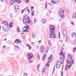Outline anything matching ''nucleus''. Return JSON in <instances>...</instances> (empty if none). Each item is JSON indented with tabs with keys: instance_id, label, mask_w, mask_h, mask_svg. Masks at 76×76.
<instances>
[{
	"instance_id": "1",
	"label": "nucleus",
	"mask_w": 76,
	"mask_h": 76,
	"mask_svg": "<svg viewBox=\"0 0 76 76\" xmlns=\"http://www.w3.org/2000/svg\"><path fill=\"white\" fill-rule=\"evenodd\" d=\"M49 28L50 33V34L49 35L50 37L52 38H56V34L54 33V31L55 30V27L52 25H50Z\"/></svg>"
},
{
	"instance_id": "2",
	"label": "nucleus",
	"mask_w": 76,
	"mask_h": 76,
	"mask_svg": "<svg viewBox=\"0 0 76 76\" xmlns=\"http://www.w3.org/2000/svg\"><path fill=\"white\" fill-rule=\"evenodd\" d=\"M29 19V17L28 16H25L24 17L23 20V22L24 24L25 23H28L29 24L31 22V20Z\"/></svg>"
},
{
	"instance_id": "3",
	"label": "nucleus",
	"mask_w": 76,
	"mask_h": 76,
	"mask_svg": "<svg viewBox=\"0 0 76 76\" xmlns=\"http://www.w3.org/2000/svg\"><path fill=\"white\" fill-rule=\"evenodd\" d=\"M64 11H63L62 9H61L58 12V15L59 17H60V18L62 19H64Z\"/></svg>"
},
{
	"instance_id": "4",
	"label": "nucleus",
	"mask_w": 76,
	"mask_h": 76,
	"mask_svg": "<svg viewBox=\"0 0 76 76\" xmlns=\"http://www.w3.org/2000/svg\"><path fill=\"white\" fill-rule=\"evenodd\" d=\"M9 27V24H5L2 27V30H4L5 31H8L9 28H7ZM6 28H7L6 29Z\"/></svg>"
},
{
	"instance_id": "5",
	"label": "nucleus",
	"mask_w": 76,
	"mask_h": 76,
	"mask_svg": "<svg viewBox=\"0 0 76 76\" xmlns=\"http://www.w3.org/2000/svg\"><path fill=\"white\" fill-rule=\"evenodd\" d=\"M27 58L29 60H31L33 57V54L32 53H28L27 54Z\"/></svg>"
},
{
	"instance_id": "6",
	"label": "nucleus",
	"mask_w": 76,
	"mask_h": 76,
	"mask_svg": "<svg viewBox=\"0 0 76 76\" xmlns=\"http://www.w3.org/2000/svg\"><path fill=\"white\" fill-rule=\"evenodd\" d=\"M48 59L49 62H52L53 61V55H50V56L48 58Z\"/></svg>"
},
{
	"instance_id": "7",
	"label": "nucleus",
	"mask_w": 76,
	"mask_h": 76,
	"mask_svg": "<svg viewBox=\"0 0 76 76\" xmlns=\"http://www.w3.org/2000/svg\"><path fill=\"white\" fill-rule=\"evenodd\" d=\"M14 42L15 43H16V44H19L20 43V44L22 43V42L19 40V39H16L15 40Z\"/></svg>"
},
{
	"instance_id": "8",
	"label": "nucleus",
	"mask_w": 76,
	"mask_h": 76,
	"mask_svg": "<svg viewBox=\"0 0 76 76\" xmlns=\"http://www.w3.org/2000/svg\"><path fill=\"white\" fill-rule=\"evenodd\" d=\"M72 66V64H70V65L69 66V65L67 64L66 65L65 67V70H68V69H69ZM68 68V69H67Z\"/></svg>"
},
{
	"instance_id": "9",
	"label": "nucleus",
	"mask_w": 76,
	"mask_h": 76,
	"mask_svg": "<svg viewBox=\"0 0 76 76\" xmlns=\"http://www.w3.org/2000/svg\"><path fill=\"white\" fill-rule=\"evenodd\" d=\"M18 5H17V4H15L14 5V7H15V13H16V12H17V11H18V10H19V8H16V6H18Z\"/></svg>"
},
{
	"instance_id": "10",
	"label": "nucleus",
	"mask_w": 76,
	"mask_h": 76,
	"mask_svg": "<svg viewBox=\"0 0 76 76\" xmlns=\"http://www.w3.org/2000/svg\"><path fill=\"white\" fill-rule=\"evenodd\" d=\"M45 48V47L44 46H41L40 48V51L42 53L44 51V49Z\"/></svg>"
},
{
	"instance_id": "11",
	"label": "nucleus",
	"mask_w": 76,
	"mask_h": 76,
	"mask_svg": "<svg viewBox=\"0 0 76 76\" xmlns=\"http://www.w3.org/2000/svg\"><path fill=\"white\" fill-rule=\"evenodd\" d=\"M72 38H76V33H73L71 34Z\"/></svg>"
},
{
	"instance_id": "12",
	"label": "nucleus",
	"mask_w": 76,
	"mask_h": 76,
	"mask_svg": "<svg viewBox=\"0 0 76 76\" xmlns=\"http://www.w3.org/2000/svg\"><path fill=\"white\" fill-rule=\"evenodd\" d=\"M63 34L64 36H65L67 35V32H66V31L65 30H63Z\"/></svg>"
},
{
	"instance_id": "13",
	"label": "nucleus",
	"mask_w": 76,
	"mask_h": 76,
	"mask_svg": "<svg viewBox=\"0 0 76 76\" xmlns=\"http://www.w3.org/2000/svg\"><path fill=\"white\" fill-rule=\"evenodd\" d=\"M60 60L61 62V64H63V63L64 62V59H63V57H61L60 58Z\"/></svg>"
},
{
	"instance_id": "14",
	"label": "nucleus",
	"mask_w": 76,
	"mask_h": 76,
	"mask_svg": "<svg viewBox=\"0 0 76 76\" xmlns=\"http://www.w3.org/2000/svg\"><path fill=\"white\" fill-rule=\"evenodd\" d=\"M15 0H12L10 1V4L12 5L15 3Z\"/></svg>"
},
{
	"instance_id": "15",
	"label": "nucleus",
	"mask_w": 76,
	"mask_h": 76,
	"mask_svg": "<svg viewBox=\"0 0 76 76\" xmlns=\"http://www.w3.org/2000/svg\"><path fill=\"white\" fill-rule=\"evenodd\" d=\"M37 70L38 71V72H39V67H40V64H37Z\"/></svg>"
},
{
	"instance_id": "16",
	"label": "nucleus",
	"mask_w": 76,
	"mask_h": 76,
	"mask_svg": "<svg viewBox=\"0 0 76 76\" xmlns=\"http://www.w3.org/2000/svg\"><path fill=\"white\" fill-rule=\"evenodd\" d=\"M24 28H26V29H29V26L27 25L26 26H25L23 29H24Z\"/></svg>"
},
{
	"instance_id": "17",
	"label": "nucleus",
	"mask_w": 76,
	"mask_h": 76,
	"mask_svg": "<svg viewBox=\"0 0 76 76\" xmlns=\"http://www.w3.org/2000/svg\"><path fill=\"white\" fill-rule=\"evenodd\" d=\"M42 21L43 23H46V20L44 19L42 20Z\"/></svg>"
},
{
	"instance_id": "18",
	"label": "nucleus",
	"mask_w": 76,
	"mask_h": 76,
	"mask_svg": "<svg viewBox=\"0 0 76 76\" xmlns=\"http://www.w3.org/2000/svg\"><path fill=\"white\" fill-rule=\"evenodd\" d=\"M76 18V13L74 14L72 16L73 19H75Z\"/></svg>"
},
{
	"instance_id": "19",
	"label": "nucleus",
	"mask_w": 76,
	"mask_h": 76,
	"mask_svg": "<svg viewBox=\"0 0 76 76\" xmlns=\"http://www.w3.org/2000/svg\"><path fill=\"white\" fill-rule=\"evenodd\" d=\"M68 57L70 60H72V56L71 54L68 55Z\"/></svg>"
},
{
	"instance_id": "20",
	"label": "nucleus",
	"mask_w": 76,
	"mask_h": 76,
	"mask_svg": "<svg viewBox=\"0 0 76 76\" xmlns=\"http://www.w3.org/2000/svg\"><path fill=\"white\" fill-rule=\"evenodd\" d=\"M49 50V47L47 46V48H46V53H47V52H48V51Z\"/></svg>"
},
{
	"instance_id": "21",
	"label": "nucleus",
	"mask_w": 76,
	"mask_h": 76,
	"mask_svg": "<svg viewBox=\"0 0 76 76\" xmlns=\"http://www.w3.org/2000/svg\"><path fill=\"white\" fill-rule=\"evenodd\" d=\"M27 47H28V48H29L28 49L31 50V47L28 44L26 45Z\"/></svg>"
},
{
	"instance_id": "22",
	"label": "nucleus",
	"mask_w": 76,
	"mask_h": 76,
	"mask_svg": "<svg viewBox=\"0 0 76 76\" xmlns=\"http://www.w3.org/2000/svg\"><path fill=\"white\" fill-rule=\"evenodd\" d=\"M2 23V24H4L5 25H7V24H8V23H7V22H6V21H5L3 22Z\"/></svg>"
},
{
	"instance_id": "23",
	"label": "nucleus",
	"mask_w": 76,
	"mask_h": 76,
	"mask_svg": "<svg viewBox=\"0 0 76 76\" xmlns=\"http://www.w3.org/2000/svg\"><path fill=\"white\" fill-rule=\"evenodd\" d=\"M46 56H47V55L46 54H45V55L43 56V57L42 58V60H43V61H44V60H45V58Z\"/></svg>"
},
{
	"instance_id": "24",
	"label": "nucleus",
	"mask_w": 76,
	"mask_h": 76,
	"mask_svg": "<svg viewBox=\"0 0 76 76\" xmlns=\"http://www.w3.org/2000/svg\"><path fill=\"white\" fill-rule=\"evenodd\" d=\"M10 28H12L13 27V24H12V22H11L9 25Z\"/></svg>"
},
{
	"instance_id": "25",
	"label": "nucleus",
	"mask_w": 76,
	"mask_h": 76,
	"mask_svg": "<svg viewBox=\"0 0 76 76\" xmlns=\"http://www.w3.org/2000/svg\"><path fill=\"white\" fill-rule=\"evenodd\" d=\"M76 44V39H75V40L73 41V42L72 43V45H75Z\"/></svg>"
},
{
	"instance_id": "26",
	"label": "nucleus",
	"mask_w": 76,
	"mask_h": 76,
	"mask_svg": "<svg viewBox=\"0 0 76 76\" xmlns=\"http://www.w3.org/2000/svg\"><path fill=\"white\" fill-rule=\"evenodd\" d=\"M34 11L33 10L31 11V16H34Z\"/></svg>"
},
{
	"instance_id": "27",
	"label": "nucleus",
	"mask_w": 76,
	"mask_h": 76,
	"mask_svg": "<svg viewBox=\"0 0 76 76\" xmlns=\"http://www.w3.org/2000/svg\"><path fill=\"white\" fill-rule=\"evenodd\" d=\"M32 38H35V34H33V33H32Z\"/></svg>"
},
{
	"instance_id": "28",
	"label": "nucleus",
	"mask_w": 76,
	"mask_h": 76,
	"mask_svg": "<svg viewBox=\"0 0 76 76\" xmlns=\"http://www.w3.org/2000/svg\"><path fill=\"white\" fill-rule=\"evenodd\" d=\"M56 64L57 65H60V62L59 61H58L56 63Z\"/></svg>"
},
{
	"instance_id": "29",
	"label": "nucleus",
	"mask_w": 76,
	"mask_h": 76,
	"mask_svg": "<svg viewBox=\"0 0 76 76\" xmlns=\"http://www.w3.org/2000/svg\"><path fill=\"white\" fill-rule=\"evenodd\" d=\"M55 2L56 3H58L59 4L60 3V0H55Z\"/></svg>"
},
{
	"instance_id": "30",
	"label": "nucleus",
	"mask_w": 76,
	"mask_h": 76,
	"mask_svg": "<svg viewBox=\"0 0 76 76\" xmlns=\"http://www.w3.org/2000/svg\"><path fill=\"white\" fill-rule=\"evenodd\" d=\"M71 61H72V60H70L69 61H69H68V59H67V61H66V63H67V64H69V63H71Z\"/></svg>"
},
{
	"instance_id": "31",
	"label": "nucleus",
	"mask_w": 76,
	"mask_h": 76,
	"mask_svg": "<svg viewBox=\"0 0 76 76\" xmlns=\"http://www.w3.org/2000/svg\"><path fill=\"white\" fill-rule=\"evenodd\" d=\"M23 32H29V31L27 30V29L24 30L23 31Z\"/></svg>"
},
{
	"instance_id": "32",
	"label": "nucleus",
	"mask_w": 76,
	"mask_h": 76,
	"mask_svg": "<svg viewBox=\"0 0 76 76\" xmlns=\"http://www.w3.org/2000/svg\"><path fill=\"white\" fill-rule=\"evenodd\" d=\"M60 65L56 64V68L58 69L60 68Z\"/></svg>"
},
{
	"instance_id": "33",
	"label": "nucleus",
	"mask_w": 76,
	"mask_h": 76,
	"mask_svg": "<svg viewBox=\"0 0 76 76\" xmlns=\"http://www.w3.org/2000/svg\"><path fill=\"white\" fill-rule=\"evenodd\" d=\"M23 76H28V73H24L23 74Z\"/></svg>"
},
{
	"instance_id": "34",
	"label": "nucleus",
	"mask_w": 76,
	"mask_h": 76,
	"mask_svg": "<svg viewBox=\"0 0 76 76\" xmlns=\"http://www.w3.org/2000/svg\"><path fill=\"white\" fill-rule=\"evenodd\" d=\"M72 63H69V64H73L74 63V60H72L71 61Z\"/></svg>"
},
{
	"instance_id": "35",
	"label": "nucleus",
	"mask_w": 76,
	"mask_h": 76,
	"mask_svg": "<svg viewBox=\"0 0 76 76\" xmlns=\"http://www.w3.org/2000/svg\"><path fill=\"white\" fill-rule=\"evenodd\" d=\"M37 22V18H35L34 19V23H35Z\"/></svg>"
},
{
	"instance_id": "36",
	"label": "nucleus",
	"mask_w": 76,
	"mask_h": 76,
	"mask_svg": "<svg viewBox=\"0 0 76 76\" xmlns=\"http://www.w3.org/2000/svg\"><path fill=\"white\" fill-rule=\"evenodd\" d=\"M48 44L49 45H50V47H51V42H50V40L48 41Z\"/></svg>"
},
{
	"instance_id": "37",
	"label": "nucleus",
	"mask_w": 76,
	"mask_h": 76,
	"mask_svg": "<svg viewBox=\"0 0 76 76\" xmlns=\"http://www.w3.org/2000/svg\"><path fill=\"white\" fill-rule=\"evenodd\" d=\"M51 1L52 3H54V4H56V2L53 1V0H51Z\"/></svg>"
},
{
	"instance_id": "38",
	"label": "nucleus",
	"mask_w": 76,
	"mask_h": 76,
	"mask_svg": "<svg viewBox=\"0 0 76 76\" xmlns=\"http://www.w3.org/2000/svg\"><path fill=\"white\" fill-rule=\"evenodd\" d=\"M17 31H18V32H20V29H19V28L18 27L17 29Z\"/></svg>"
},
{
	"instance_id": "39",
	"label": "nucleus",
	"mask_w": 76,
	"mask_h": 76,
	"mask_svg": "<svg viewBox=\"0 0 76 76\" xmlns=\"http://www.w3.org/2000/svg\"><path fill=\"white\" fill-rule=\"evenodd\" d=\"M48 63H49V62H48L46 65V66L48 67V66H49V64H48Z\"/></svg>"
},
{
	"instance_id": "40",
	"label": "nucleus",
	"mask_w": 76,
	"mask_h": 76,
	"mask_svg": "<svg viewBox=\"0 0 76 76\" xmlns=\"http://www.w3.org/2000/svg\"><path fill=\"white\" fill-rule=\"evenodd\" d=\"M26 10L27 11V12H28V13H30V10H28V9H26Z\"/></svg>"
},
{
	"instance_id": "41",
	"label": "nucleus",
	"mask_w": 76,
	"mask_h": 76,
	"mask_svg": "<svg viewBox=\"0 0 76 76\" xmlns=\"http://www.w3.org/2000/svg\"><path fill=\"white\" fill-rule=\"evenodd\" d=\"M63 51H61L60 53V56H62V55H63Z\"/></svg>"
},
{
	"instance_id": "42",
	"label": "nucleus",
	"mask_w": 76,
	"mask_h": 76,
	"mask_svg": "<svg viewBox=\"0 0 76 76\" xmlns=\"http://www.w3.org/2000/svg\"><path fill=\"white\" fill-rule=\"evenodd\" d=\"M45 8H47V2H46L45 4Z\"/></svg>"
},
{
	"instance_id": "43",
	"label": "nucleus",
	"mask_w": 76,
	"mask_h": 76,
	"mask_svg": "<svg viewBox=\"0 0 76 76\" xmlns=\"http://www.w3.org/2000/svg\"><path fill=\"white\" fill-rule=\"evenodd\" d=\"M37 56H38V59H39V60L40 58H39V54H37Z\"/></svg>"
},
{
	"instance_id": "44",
	"label": "nucleus",
	"mask_w": 76,
	"mask_h": 76,
	"mask_svg": "<svg viewBox=\"0 0 76 76\" xmlns=\"http://www.w3.org/2000/svg\"><path fill=\"white\" fill-rule=\"evenodd\" d=\"M54 69H55V66H54V67L53 68V72H52V74H53V73L54 72Z\"/></svg>"
},
{
	"instance_id": "45",
	"label": "nucleus",
	"mask_w": 76,
	"mask_h": 76,
	"mask_svg": "<svg viewBox=\"0 0 76 76\" xmlns=\"http://www.w3.org/2000/svg\"><path fill=\"white\" fill-rule=\"evenodd\" d=\"M29 0H26V3H29Z\"/></svg>"
},
{
	"instance_id": "46",
	"label": "nucleus",
	"mask_w": 76,
	"mask_h": 76,
	"mask_svg": "<svg viewBox=\"0 0 76 76\" xmlns=\"http://www.w3.org/2000/svg\"><path fill=\"white\" fill-rule=\"evenodd\" d=\"M61 76H63V71H62L61 72Z\"/></svg>"
},
{
	"instance_id": "47",
	"label": "nucleus",
	"mask_w": 76,
	"mask_h": 76,
	"mask_svg": "<svg viewBox=\"0 0 76 76\" xmlns=\"http://www.w3.org/2000/svg\"><path fill=\"white\" fill-rule=\"evenodd\" d=\"M10 17L11 18H12V16H13V15H12V14H10Z\"/></svg>"
},
{
	"instance_id": "48",
	"label": "nucleus",
	"mask_w": 76,
	"mask_h": 76,
	"mask_svg": "<svg viewBox=\"0 0 76 76\" xmlns=\"http://www.w3.org/2000/svg\"><path fill=\"white\" fill-rule=\"evenodd\" d=\"M59 42H60V43H63V41H62V40H59L58 41Z\"/></svg>"
},
{
	"instance_id": "49",
	"label": "nucleus",
	"mask_w": 76,
	"mask_h": 76,
	"mask_svg": "<svg viewBox=\"0 0 76 76\" xmlns=\"http://www.w3.org/2000/svg\"><path fill=\"white\" fill-rule=\"evenodd\" d=\"M71 23L72 25H73V26L74 25V23H73V22H71Z\"/></svg>"
},
{
	"instance_id": "50",
	"label": "nucleus",
	"mask_w": 76,
	"mask_h": 76,
	"mask_svg": "<svg viewBox=\"0 0 76 76\" xmlns=\"http://www.w3.org/2000/svg\"><path fill=\"white\" fill-rule=\"evenodd\" d=\"M63 50H64V49L63 48V47H62V49L61 50V51H63Z\"/></svg>"
},
{
	"instance_id": "51",
	"label": "nucleus",
	"mask_w": 76,
	"mask_h": 76,
	"mask_svg": "<svg viewBox=\"0 0 76 76\" xmlns=\"http://www.w3.org/2000/svg\"><path fill=\"white\" fill-rule=\"evenodd\" d=\"M23 12H24L23 11V10L21 11V13H23Z\"/></svg>"
},
{
	"instance_id": "52",
	"label": "nucleus",
	"mask_w": 76,
	"mask_h": 76,
	"mask_svg": "<svg viewBox=\"0 0 76 76\" xmlns=\"http://www.w3.org/2000/svg\"><path fill=\"white\" fill-rule=\"evenodd\" d=\"M62 56H63L64 58H65V57L64 56V55H63Z\"/></svg>"
},
{
	"instance_id": "53",
	"label": "nucleus",
	"mask_w": 76,
	"mask_h": 76,
	"mask_svg": "<svg viewBox=\"0 0 76 76\" xmlns=\"http://www.w3.org/2000/svg\"><path fill=\"white\" fill-rule=\"evenodd\" d=\"M19 0H15V1L16 3H17V1H19Z\"/></svg>"
},
{
	"instance_id": "54",
	"label": "nucleus",
	"mask_w": 76,
	"mask_h": 76,
	"mask_svg": "<svg viewBox=\"0 0 76 76\" xmlns=\"http://www.w3.org/2000/svg\"><path fill=\"white\" fill-rule=\"evenodd\" d=\"M33 62V61H29V63H32Z\"/></svg>"
},
{
	"instance_id": "55",
	"label": "nucleus",
	"mask_w": 76,
	"mask_h": 76,
	"mask_svg": "<svg viewBox=\"0 0 76 76\" xmlns=\"http://www.w3.org/2000/svg\"><path fill=\"white\" fill-rule=\"evenodd\" d=\"M31 9H32V10H33V9H34V7H31Z\"/></svg>"
},
{
	"instance_id": "56",
	"label": "nucleus",
	"mask_w": 76,
	"mask_h": 76,
	"mask_svg": "<svg viewBox=\"0 0 76 76\" xmlns=\"http://www.w3.org/2000/svg\"><path fill=\"white\" fill-rule=\"evenodd\" d=\"M48 11L49 12H50V13H51V12H52L48 10Z\"/></svg>"
},
{
	"instance_id": "57",
	"label": "nucleus",
	"mask_w": 76,
	"mask_h": 76,
	"mask_svg": "<svg viewBox=\"0 0 76 76\" xmlns=\"http://www.w3.org/2000/svg\"><path fill=\"white\" fill-rule=\"evenodd\" d=\"M21 35H23V33H21Z\"/></svg>"
},
{
	"instance_id": "58",
	"label": "nucleus",
	"mask_w": 76,
	"mask_h": 76,
	"mask_svg": "<svg viewBox=\"0 0 76 76\" xmlns=\"http://www.w3.org/2000/svg\"><path fill=\"white\" fill-rule=\"evenodd\" d=\"M48 5H49L50 6L51 5V3H48Z\"/></svg>"
},
{
	"instance_id": "59",
	"label": "nucleus",
	"mask_w": 76,
	"mask_h": 76,
	"mask_svg": "<svg viewBox=\"0 0 76 76\" xmlns=\"http://www.w3.org/2000/svg\"><path fill=\"white\" fill-rule=\"evenodd\" d=\"M38 42L39 43H41V40H39V41Z\"/></svg>"
},
{
	"instance_id": "60",
	"label": "nucleus",
	"mask_w": 76,
	"mask_h": 76,
	"mask_svg": "<svg viewBox=\"0 0 76 76\" xmlns=\"http://www.w3.org/2000/svg\"><path fill=\"white\" fill-rule=\"evenodd\" d=\"M26 8H25L24 9H23V11H25V10L26 9Z\"/></svg>"
},
{
	"instance_id": "61",
	"label": "nucleus",
	"mask_w": 76,
	"mask_h": 76,
	"mask_svg": "<svg viewBox=\"0 0 76 76\" xmlns=\"http://www.w3.org/2000/svg\"><path fill=\"white\" fill-rule=\"evenodd\" d=\"M3 48H6V46H3Z\"/></svg>"
},
{
	"instance_id": "62",
	"label": "nucleus",
	"mask_w": 76,
	"mask_h": 76,
	"mask_svg": "<svg viewBox=\"0 0 76 76\" xmlns=\"http://www.w3.org/2000/svg\"><path fill=\"white\" fill-rule=\"evenodd\" d=\"M22 38H23V39H24V38H25V37H24V36H23L22 37Z\"/></svg>"
},
{
	"instance_id": "63",
	"label": "nucleus",
	"mask_w": 76,
	"mask_h": 76,
	"mask_svg": "<svg viewBox=\"0 0 76 76\" xmlns=\"http://www.w3.org/2000/svg\"><path fill=\"white\" fill-rule=\"evenodd\" d=\"M17 3L18 4L20 3V1H18V2H17Z\"/></svg>"
},
{
	"instance_id": "64",
	"label": "nucleus",
	"mask_w": 76,
	"mask_h": 76,
	"mask_svg": "<svg viewBox=\"0 0 76 76\" xmlns=\"http://www.w3.org/2000/svg\"><path fill=\"white\" fill-rule=\"evenodd\" d=\"M15 47H18V46H17V45H15Z\"/></svg>"
}]
</instances>
